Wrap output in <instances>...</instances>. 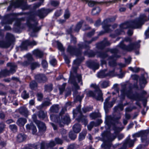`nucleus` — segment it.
Wrapping results in <instances>:
<instances>
[{"mask_svg": "<svg viewBox=\"0 0 149 149\" xmlns=\"http://www.w3.org/2000/svg\"><path fill=\"white\" fill-rule=\"evenodd\" d=\"M132 39L126 37L118 44V46L122 49L127 52H131L140 47V41L132 42Z\"/></svg>", "mask_w": 149, "mask_h": 149, "instance_id": "nucleus-1", "label": "nucleus"}, {"mask_svg": "<svg viewBox=\"0 0 149 149\" xmlns=\"http://www.w3.org/2000/svg\"><path fill=\"white\" fill-rule=\"evenodd\" d=\"M77 68V67L76 66L75 67H72V70L75 74V75L74 76L71 74L68 80V82L69 83L73 84L77 89H78L79 88V86L76 81V79L77 80L78 83H80L81 85H82V82L81 80V75L80 74H76V71Z\"/></svg>", "mask_w": 149, "mask_h": 149, "instance_id": "nucleus-2", "label": "nucleus"}, {"mask_svg": "<svg viewBox=\"0 0 149 149\" xmlns=\"http://www.w3.org/2000/svg\"><path fill=\"white\" fill-rule=\"evenodd\" d=\"M147 21L148 18L146 15L144 14H141L139 18L133 20L131 23V26L134 28H139L145 22Z\"/></svg>", "mask_w": 149, "mask_h": 149, "instance_id": "nucleus-3", "label": "nucleus"}, {"mask_svg": "<svg viewBox=\"0 0 149 149\" xmlns=\"http://www.w3.org/2000/svg\"><path fill=\"white\" fill-rule=\"evenodd\" d=\"M116 18L115 17H113L107 19L103 21L102 25L105 32H109L112 30V29H114L117 27V25L116 24H114L112 26L109 24L110 22L114 21Z\"/></svg>", "mask_w": 149, "mask_h": 149, "instance_id": "nucleus-4", "label": "nucleus"}, {"mask_svg": "<svg viewBox=\"0 0 149 149\" xmlns=\"http://www.w3.org/2000/svg\"><path fill=\"white\" fill-rule=\"evenodd\" d=\"M20 7L23 10H25L29 8V6L26 3H24L23 0H16L12 1L10 2V5L7 8L8 11L10 10L12 7L14 8Z\"/></svg>", "mask_w": 149, "mask_h": 149, "instance_id": "nucleus-5", "label": "nucleus"}, {"mask_svg": "<svg viewBox=\"0 0 149 149\" xmlns=\"http://www.w3.org/2000/svg\"><path fill=\"white\" fill-rule=\"evenodd\" d=\"M7 65L10 67V70L5 69L0 72V78L9 75L10 74H13L16 72L17 65L15 63H8Z\"/></svg>", "mask_w": 149, "mask_h": 149, "instance_id": "nucleus-6", "label": "nucleus"}, {"mask_svg": "<svg viewBox=\"0 0 149 149\" xmlns=\"http://www.w3.org/2000/svg\"><path fill=\"white\" fill-rule=\"evenodd\" d=\"M6 41H0V47L4 48L9 47L14 40L13 36L11 34L7 33L6 37Z\"/></svg>", "mask_w": 149, "mask_h": 149, "instance_id": "nucleus-7", "label": "nucleus"}, {"mask_svg": "<svg viewBox=\"0 0 149 149\" xmlns=\"http://www.w3.org/2000/svg\"><path fill=\"white\" fill-rule=\"evenodd\" d=\"M149 133V129L144 131H141L137 132L132 135L133 137L134 138V140L135 141L136 138L141 137L142 142H146L148 143L149 140L148 139L147 135Z\"/></svg>", "mask_w": 149, "mask_h": 149, "instance_id": "nucleus-8", "label": "nucleus"}, {"mask_svg": "<svg viewBox=\"0 0 149 149\" xmlns=\"http://www.w3.org/2000/svg\"><path fill=\"white\" fill-rule=\"evenodd\" d=\"M133 22V20L129 22H127L121 24L120 25L119 29H117L116 31V32L117 34L119 35L121 34L123 32L124 29H126L128 28H131L132 29H134L131 26V23Z\"/></svg>", "mask_w": 149, "mask_h": 149, "instance_id": "nucleus-9", "label": "nucleus"}, {"mask_svg": "<svg viewBox=\"0 0 149 149\" xmlns=\"http://www.w3.org/2000/svg\"><path fill=\"white\" fill-rule=\"evenodd\" d=\"M123 128L124 127L120 128L115 127V126H114L113 129L114 131V134L115 135L111 136V139L112 141L113 140L116 138L117 136L118 140H120L123 138L124 136L123 134H120L118 135V134L119 132L122 131Z\"/></svg>", "mask_w": 149, "mask_h": 149, "instance_id": "nucleus-10", "label": "nucleus"}, {"mask_svg": "<svg viewBox=\"0 0 149 149\" xmlns=\"http://www.w3.org/2000/svg\"><path fill=\"white\" fill-rule=\"evenodd\" d=\"M111 52L112 53L115 54L114 56L109 58L110 61L109 62V65L112 67L115 66L116 65V63L115 61L116 58H119L120 56L116 54L118 52V50L116 49H113L111 50Z\"/></svg>", "mask_w": 149, "mask_h": 149, "instance_id": "nucleus-11", "label": "nucleus"}, {"mask_svg": "<svg viewBox=\"0 0 149 149\" xmlns=\"http://www.w3.org/2000/svg\"><path fill=\"white\" fill-rule=\"evenodd\" d=\"M87 95L88 96L92 97L98 100H101L102 98V92H100V93H97V92L95 91L94 92L93 91H89L87 93Z\"/></svg>", "mask_w": 149, "mask_h": 149, "instance_id": "nucleus-12", "label": "nucleus"}, {"mask_svg": "<svg viewBox=\"0 0 149 149\" xmlns=\"http://www.w3.org/2000/svg\"><path fill=\"white\" fill-rule=\"evenodd\" d=\"M37 44V42L34 40L29 42V40H26L22 43L20 46V48L21 50H23L26 49L28 46H34L36 45Z\"/></svg>", "mask_w": 149, "mask_h": 149, "instance_id": "nucleus-13", "label": "nucleus"}, {"mask_svg": "<svg viewBox=\"0 0 149 149\" xmlns=\"http://www.w3.org/2000/svg\"><path fill=\"white\" fill-rule=\"evenodd\" d=\"M56 143L53 141H51L49 143H47L45 141H42L41 144L40 149H47L49 147H53Z\"/></svg>", "mask_w": 149, "mask_h": 149, "instance_id": "nucleus-14", "label": "nucleus"}, {"mask_svg": "<svg viewBox=\"0 0 149 149\" xmlns=\"http://www.w3.org/2000/svg\"><path fill=\"white\" fill-rule=\"evenodd\" d=\"M107 70H104L99 72L97 74V77L99 78H103L107 76L111 75L114 72V70L110 71L109 73L106 72Z\"/></svg>", "mask_w": 149, "mask_h": 149, "instance_id": "nucleus-15", "label": "nucleus"}, {"mask_svg": "<svg viewBox=\"0 0 149 149\" xmlns=\"http://www.w3.org/2000/svg\"><path fill=\"white\" fill-rule=\"evenodd\" d=\"M16 15V14L14 13L8 15L3 24H12V22L15 19Z\"/></svg>", "mask_w": 149, "mask_h": 149, "instance_id": "nucleus-16", "label": "nucleus"}, {"mask_svg": "<svg viewBox=\"0 0 149 149\" xmlns=\"http://www.w3.org/2000/svg\"><path fill=\"white\" fill-rule=\"evenodd\" d=\"M50 12L49 9L42 8L38 11V15L40 18H44Z\"/></svg>", "mask_w": 149, "mask_h": 149, "instance_id": "nucleus-17", "label": "nucleus"}, {"mask_svg": "<svg viewBox=\"0 0 149 149\" xmlns=\"http://www.w3.org/2000/svg\"><path fill=\"white\" fill-rule=\"evenodd\" d=\"M36 80L38 82H44L47 80L46 77L43 74H38L35 76Z\"/></svg>", "mask_w": 149, "mask_h": 149, "instance_id": "nucleus-18", "label": "nucleus"}, {"mask_svg": "<svg viewBox=\"0 0 149 149\" xmlns=\"http://www.w3.org/2000/svg\"><path fill=\"white\" fill-rule=\"evenodd\" d=\"M27 25L29 29L32 30L33 32H36L39 31L41 29L40 27H37V22H35V24L33 25L30 22H28Z\"/></svg>", "mask_w": 149, "mask_h": 149, "instance_id": "nucleus-19", "label": "nucleus"}, {"mask_svg": "<svg viewBox=\"0 0 149 149\" xmlns=\"http://www.w3.org/2000/svg\"><path fill=\"white\" fill-rule=\"evenodd\" d=\"M110 43L107 41L106 38H104V40L100 43L97 44V47L99 49H102L105 46L109 45Z\"/></svg>", "mask_w": 149, "mask_h": 149, "instance_id": "nucleus-20", "label": "nucleus"}, {"mask_svg": "<svg viewBox=\"0 0 149 149\" xmlns=\"http://www.w3.org/2000/svg\"><path fill=\"white\" fill-rule=\"evenodd\" d=\"M70 121V117L69 116H66L63 118L61 121H60L58 123L59 125L62 127L63 126L64 124H68Z\"/></svg>", "mask_w": 149, "mask_h": 149, "instance_id": "nucleus-21", "label": "nucleus"}, {"mask_svg": "<svg viewBox=\"0 0 149 149\" xmlns=\"http://www.w3.org/2000/svg\"><path fill=\"white\" fill-rule=\"evenodd\" d=\"M97 38V37H95L94 38H93L90 41H86L85 42V44H84L82 43H80L78 44V46L80 48H87L89 47V46L88 45H86V44H91L93 41L95 40Z\"/></svg>", "mask_w": 149, "mask_h": 149, "instance_id": "nucleus-22", "label": "nucleus"}, {"mask_svg": "<svg viewBox=\"0 0 149 149\" xmlns=\"http://www.w3.org/2000/svg\"><path fill=\"white\" fill-rule=\"evenodd\" d=\"M36 123L40 131L43 132L46 130V127L44 123L39 121H36Z\"/></svg>", "mask_w": 149, "mask_h": 149, "instance_id": "nucleus-23", "label": "nucleus"}, {"mask_svg": "<svg viewBox=\"0 0 149 149\" xmlns=\"http://www.w3.org/2000/svg\"><path fill=\"white\" fill-rule=\"evenodd\" d=\"M67 51L71 55L75 54L77 55L76 52L77 51V49L75 47L69 45L67 48Z\"/></svg>", "mask_w": 149, "mask_h": 149, "instance_id": "nucleus-24", "label": "nucleus"}, {"mask_svg": "<svg viewBox=\"0 0 149 149\" xmlns=\"http://www.w3.org/2000/svg\"><path fill=\"white\" fill-rule=\"evenodd\" d=\"M26 138V136L24 134H19L17 136L16 139L18 142H22L25 140Z\"/></svg>", "mask_w": 149, "mask_h": 149, "instance_id": "nucleus-25", "label": "nucleus"}, {"mask_svg": "<svg viewBox=\"0 0 149 149\" xmlns=\"http://www.w3.org/2000/svg\"><path fill=\"white\" fill-rule=\"evenodd\" d=\"M105 123L107 128L108 129L111 128L112 125H113V120L110 116L108 117L105 121Z\"/></svg>", "mask_w": 149, "mask_h": 149, "instance_id": "nucleus-26", "label": "nucleus"}, {"mask_svg": "<svg viewBox=\"0 0 149 149\" xmlns=\"http://www.w3.org/2000/svg\"><path fill=\"white\" fill-rule=\"evenodd\" d=\"M33 53L36 56L39 58H42L43 55V52L38 49L34 50L33 51Z\"/></svg>", "mask_w": 149, "mask_h": 149, "instance_id": "nucleus-27", "label": "nucleus"}, {"mask_svg": "<svg viewBox=\"0 0 149 149\" xmlns=\"http://www.w3.org/2000/svg\"><path fill=\"white\" fill-rule=\"evenodd\" d=\"M84 1L86 3H88V6L91 7H92L95 5L100 4L102 3H104V2H98L86 0H85Z\"/></svg>", "mask_w": 149, "mask_h": 149, "instance_id": "nucleus-28", "label": "nucleus"}, {"mask_svg": "<svg viewBox=\"0 0 149 149\" xmlns=\"http://www.w3.org/2000/svg\"><path fill=\"white\" fill-rule=\"evenodd\" d=\"M59 109L58 105L57 104L53 105L50 108L49 110L51 112L57 113Z\"/></svg>", "mask_w": 149, "mask_h": 149, "instance_id": "nucleus-29", "label": "nucleus"}, {"mask_svg": "<svg viewBox=\"0 0 149 149\" xmlns=\"http://www.w3.org/2000/svg\"><path fill=\"white\" fill-rule=\"evenodd\" d=\"M110 99V97H108L105 100L104 103V108L105 109H106L108 107H111L113 106V104H110L109 101Z\"/></svg>", "mask_w": 149, "mask_h": 149, "instance_id": "nucleus-30", "label": "nucleus"}, {"mask_svg": "<svg viewBox=\"0 0 149 149\" xmlns=\"http://www.w3.org/2000/svg\"><path fill=\"white\" fill-rule=\"evenodd\" d=\"M147 83L145 78L143 76H142L140 79L139 84L141 88H143L144 87L145 85Z\"/></svg>", "mask_w": 149, "mask_h": 149, "instance_id": "nucleus-31", "label": "nucleus"}, {"mask_svg": "<svg viewBox=\"0 0 149 149\" xmlns=\"http://www.w3.org/2000/svg\"><path fill=\"white\" fill-rule=\"evenodd\" d=\"M81 126L79 124H75L73 126L74 131L76 133H79L81 130Z\"/></svg>", "mask_w": 149, "mask_h": 149, "instance_id": "nucleus-32", "label": "nucleus"}, {"mask_svg": "<svg viewBox=\"0 0 149 149\" xmlns=\"http://www.w3.org/2000/svg\"><path fill=\"white\" fill-rule=\"evenodd\" d=\"M26 122V120L23 118H20L17 121V124L19 126H23Z\"/></svg>", "mask_w": 149, "mask_h": 149, "instance_id": "nucleus-33", "label": "nucleus"}, {"mask_svg": "<svg viewBox=\"0 0 149 149\" xmlns=\"http://www.w3.org/2000/svg\"><path fill=\"white\" fill-rule=\"evenodd\" d=\"M101 9L99 7H94L92 11V14L93 15H95L98 14L101 11Z\"/></svg>", "mask_w": 149, "mask_h": 149, "instance_id": "nucleus-34", "label": "nucleus"}, {"mask_svg": "<svg viewBox=\"0 0 149 149\" xmlns=\"http://www.w3.org/2000/svg\"><path fill=\"white\" fill-rule=\"evenodd\" d=\"M77 120L79 122H81L86 125L87 123V121L85 117L81 116L80 117L77 119Z\"/></svg>", "mask_w": 149, "mask_h": 149, "instance_id": "nucleus-35", "label": "nucleus"}, {"mask_svg": "<svg viewBox=\"0 0 149 149\" xmlns=\"http://www.w3.org/2000/svg\"><path fill=\"white\" fill-rule=\"evenodd\" d=\"M86 134L87 132L86 130H84L81 133H80L79 137V141H81L84 139Z\"/></svg>", "mask_w": 149, "mask_h": 149, "instance_id": "nucleus-36", "label": "nucleus"}, {"mask_svg": "<svg viewBox=\"0 0 149 149\" xmlns=\"http://www.w3.org/2000/svg\"><path fill=\"white\" fill-rule=\"evenodd\" d=\"M19 112L21 113L25 116H27L28 111L27 109L25 107H22L19 109Z\"/></svg>", "mask_w": 149, "mask_h": 149, "instance_id": "nucleus-37", "label": "nucleus"}, {"mask_svg": "<svg viewBox=\"0 0 149 149\" xmlns=\"http://www.w3.org/2000/svg\"><path fill=\"white\" fill-rule=\"evenodd\" d=\"M84 21L83 20H81L78 22L75 27L74 29L75 31L77 32L81 28L82 24L84 23Z\"/></svg>", "mask_w": 149, "mask_h": 149, "instance_id": "nucleus-38", "label": "nucleus"}, {"mask_svg": "<svg viewBox=\"0 0 149 149\" xmlns=\"http://www.w3.org/2000/svg\"><path fill=\"white\" fill-rule=\"evenodd\" d=\"M90 87L95 89V91L97 92V93H100V92H102L101 91L100 89L99 86L95 84H91Z\"/></svg>", "mask_w": 149, "mask_h": 149, "instance_id": "nucleus-39", "label": "nucleus"}, {"mask_svg": "<svg viewBox=\"0 0 149 149\" xmlns=\"http://www.w3.org/2000/svg\"><path fill=\"white\" fill-rule=\"evenodd\" d=\"M101 86L103 88H106L109 85V82L108 81H101L99 82Z\"/></svg>", "mask_w": 149, "mask_h": 149, "instance_id": "nucleus-40", "label": "nucleus"}, {"mask_svg": "<svg viewBox=\"0 0 149 149\" xmlns=\"http://www.w3.org/2000/svg\"><path fill=\"white\" fill-rule=\"evenodd\" d=\"M90 116L92 119H94L97 117H99L101 116L100 114L99 113H92L90 114Z\"/></svg>", "mask_w": 149, "mask_h": 149, "instance_id": "nucleus-41", "label": "nucleus"}, {"mask_svg": "<svg viewBox=\"0 0 149 149\" xmlns=\"http://www.w3.org/2000/svg\"><path fill=\"white\" fill-rule=\"evenodd\" d=\"M132 78L133 80H136V83L134 85V87L138 88V86L137 84V81L139 78V76L137 75H133L132 76Z\"/></svg>", "mask_w": 149, "mask_h": 149, "instance_id": "nucleus-42", "label": "nucleus"}, {"mask_svg": "<svg viewBox=\"0 0 149 149\" xmlns=\"http://www.w3.org/2000/svg\"><path fill=\"white\" fill-rule=\"evenodd\" d=\"M107 55L106 53L99 52L97 55V57L102 58H104L107 57Z\"/></svg>", "mask_w": 149, "mask_h": 149, "instance_id": "nucleus-43", "label": "nucleus"}, {"mask_svg": "<svg viewBox=\"0 0 149 149\" xmlns=\"http://www.w3.org/2000/svg\"><path fill=\"white\" fill-rule=\"evenodd\" d=\"M123 109V105L122 104H119L116 107L114 108V111L115 112H116L118 110L122 111Z\"/></svg>", "mask_w": 149, "mask_h": 149, "instance_id": "nucleus-44", "label": "nucleus"}, {"mask_svg": "<svg viewBox=\"0 0 149 149\" xmlns=\"http://www.w3.org/2000/svg\"><path fill=\"white\" fill-rule=\"evenodd\" d=\"M84 54L86 55H88L89 57H93L95 55L94 52L89 50H88L87 52H85Z\"/></svg>", "mask_w": 149, "mask_h": 149, "instance_id": "nucleus-45", "label": "nucleus"}, {"mask_svg": "<svg viewBox=\"0 0 149 149\" xmlns=\"http://www.w3.org/2000/svg\"><path fill=\"white\" fill-rule=\"evenodd\" d=\"M39 64L37 62L32 63L31 64V67L32 70H33L35 69L36 68L39 67Z\"/></svg>", "mask_w": 149, "mask_h": 149, "instance_id": "nucleus-46", "label": "nucleus"}, {"mask_svg": "<svg viewBox=\"0 0 149 149\" xmlns=\"http://www.w3.org/2000/svg\"><path fill=\"white\" fill-rule=\"evenodd\" d=\"M9 127L13 132H15L17 131V127L15 125H9Z\"/></svg>", "mask_w": 149, "mask_h": 149, "instance_id": "nucleus-47", "label": "nucleus"}, {"mask_svg": "<svg viewBox=\"0 0 149 149\" xmlns=\"http://www.w3.org/2000/svg\"><path fill=\"white\" fill-rule=\"evenodd\" d=\"M21 96L24 99H25L29 97V94L25 91H24L22 93Z\"/></svg>", "mask_w": 149, "mask_h": 149, "instance_id": "nucleus-48", "label": "nucleus"}, {"mask_svg": "<svg viewBox=\"0 0 149 149\" xmlns=\"http://www.w3.org/2000/svg\"><path fill=\"white\" fill-rule=\"evenodd\" d=\"M30 86L31 89H34L37 86V84L35 81H31L30 84Z\"/></svg>", "mask_w": 149, "mask_h": 149, "instance_id": "nucleus-49", "label": "nucleus"}, {"mask_svg": "<svg viewBox=\"0 0 149 149\" xmlns=\"http://www.w3.org/2000/svg\"><path fill=\"white\" fill-rule=\"evenodd\" d=\"M52 89V84L46 85L45 86V91H47L50 92Z\"/></svg>", "mask_w": 149, "mask_h": 149, "instance_id": "nucleus-50", "label": "nucleus"}, {"mask_svg": "<svg viewBox=\"0 0 149 149\" xmlns=\"http://www.w3.org/2000/svg\"><path fill=\"white\" fill-rule=\"evenodd\" d=\"M38 115L39 118H44L45 117L46 114L43 111H40L39 112Z\"/></svg>", "mask_w": 149, "mask_h": 149, "instance_id": "nucleus-51", "label": "nucleus"}, {"mask_svg": "<svg viewBox=\"0 0 149 149\" xmlns=\"http://www.w3.org/2000/svg\"><path fill=\"white\" fill-rule=\"evenodd\" d=\"M99 67V65L97 63L92 64V66H90V68L92 69L94 71L97 69H98Z\"/></svg>", "mask_w": 149, "mask_h": 149, "instance_id": "nucleus-52", "label": "nucleus"}, {"mask_svg": "<svg viewBox=\"0 0 149 149\" xmlns=\"http://www.w3.org/2000/svg\"><path fill=\"white\" fill-rule=\"evenodd\" d=\"M70 15V14L69 11L68 9H66L65 11L64 17L66 19H67L69 18Z\"/></svg>", "mask_w": 149, "mask_h": 149, "instance_id": "nucleus-53", "label": "nucleus"}, {"mask_svg": "<svg viewBox=\"0 0 149 149\" xmlns=\"http://www.w3.org/2000/svg\"><path fill=\"white\" fill-rule=\"evenodd\" d=\"M66 85V83H63L62 86L61 87H59V89L60 91V94H62L64 91Z\"/></svg>", "mask_w": 149, "mask_h": 149, "instance_id": "nucleus-54", "label": "nucleus"}, {"mask_svg": "<svg viewBox=\"0 0 149 149\" xmlns=\"http://www.w3.org/2000/svg\"><path fill=\"white\" fill-rule=\"evenodd\" d=\"M41 143H40L39 142H38L32 144L31 147L35 149H37L40 146H41Z\"/></svg>", "mask_w": 149, "mask_h": 149, "instance_id": "nucleus-55", "label": "nucleus"}, {"mask_svg": "<svg viewBox=\"0 0 149 149\" xmlns=\"http://www.w3.org/2000/svg\"><path fill=\"white\" fill-rule=\"evenodd\" d=\"M51 103L48 101H45L43 102L41 105V106L42 107H47L49 106L51 104Z\"/></svg>", "mask_w": 149, "mask_h": 149, "instance_id": "nucleus-56", "label": "nucleus"}, {"mask_svg": "<svg viewBox=\"0 0 149 149\" xmlns=\"http://www.w3.org/2000/svg\"><path fill=\"white\" fill-rule=\"evenodd\" d=\"M55 141L56 144H61L63 143L62 140L58 138H56L55 139Z\"/></svg>", "mask_w": 149, "mask_h": 149, "instance_id": "nucleus-57", "label": "nucleus"}, {"mask_svg": "<svg viewBox=\"0 0 149 149\" xmlns=\"http://www.w3.org/2000/svg\"><path fill=\"white\" fill-rule=\"evenodd\" d=\"M70 138L72 140H74L77 137L76 135L73 134L72 132H71L69 134Z\"/></svg>", "mask_w": 149, "mask_h": 149, "instance_id": "nucleus-58", "label": "nucleus"}, {"mask_svg": "<svg viewBox=\"0 0 149 149\" xmlns=\"http://www.w3.org/2000/svg\"><path fill=\"white\" fill-rule=\"evenodd\" d=\"M59 4L58 1H51V4L54 6H58Z\"/></svg>", "mask_w": 149, "mask_h": 149, "instance_id": "nucleus-59", "label": "nucleus"}, {"mask_svg": "<svg viewBox=\"0 0 149 149\" xmlns=\"http://www.w3.org/2000/svg\"><path fill=\"white\" fill-rule=\"evenodd\" d=\"M57 46L58 49L61 51H63L64 50V48L62 44L60 42H57Z\"/></svg>", "mask_w": 149, "mask_h": 149, "instance_id": "nucleus-60", "label": "nucleus"}, {"mask_svg": "<svg viewBox=\"0 0 149 149\" xmlns=\"http://www.w3.org/2000/svg\"><path fill=\"white\" fill-rule=\"evenodd\" d=\"M95 125V123L94 122H91L90 124L88 126V130H91L93 126Z\"/></svg>", "mask_w": 149, "mask_h": 149, "instance_id": "nucleus-61", "label": "nucleus"}, {"mask_svg": "<svg viewBox=\"0 0 149 149\" xmlns=\"http://www.w3.org/2000/svg\"><path fill=\"white\" fill-rule=\"evenodd\" d=\"M102 146L104 149H109L110 147L111 144L109 143L108 145H107L105 143L103 145H102Z\"/></svg>", "mask_w": 149, "mask_h": 149, "instance_id": "nucleus-62", "label": "nucleus"}, {"mask_svg": "<svg viewBox=\"0 0 149 149\" xmlns=\"http://www.w3.org/2000/svg\"><path fill=\"white\" fill-rule=\"evenodd\" d=\"M31 130H32L33 133V134L36 133L37 132V130L36 127L33 124H31Z\"/></svg>", "mask_w": 149, "mask_h": 149, "instance_id": "nucleus-63", "label": "nucleus"}, {"mask_svg": "<svg viewBox=\"0 0 149 149\" xmlns=\"http://www.w3.org/2000/svg\"><path fill=\"white\" fill-rule=\"evenodd\" d=\"M50 62V64L53 66L55 65L56 64V60L54 58L51 60Z\"/></svg>", "mask_w": 149, "mask_h": 149, "instance_id": "nucleus-64", "label": "nucleus"}]
</instances>
